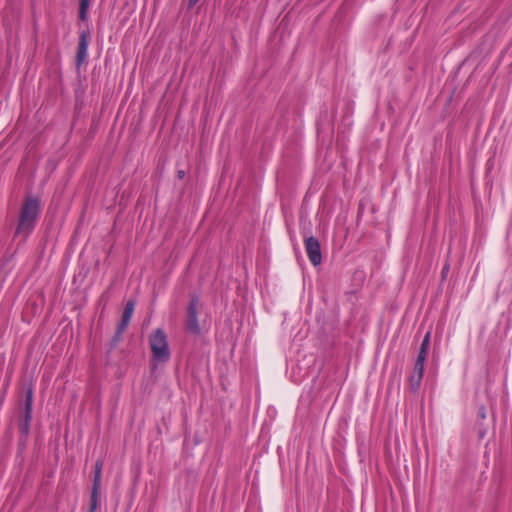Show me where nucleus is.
Returning a JSON list of instances; mask_svg holds the SVG:
<instances>
[{
	"instance_id": "39448f33",
	"label": "nucleus",
	"mask_w": 512,
	"mask_h": 512,
	"mask_svg": "<svg viewBox=\"0 0 512 512\" xmlns=\"http://www.w3.org/2000/svg\"><path fill=\"white\" fill-rule=\"evenodd\" d=\"M134 302L133 301H129L125 307V310L123 312V315H122V320H121V324H120V329L123 330L127 327L128 323L130 322V319L132 317V314L134 312Z\"/></svg>"
},
{
	"instance_id": "9d476101",
	"label": "nucleus",
	"mask_w": 512,
	"mask_h": 512,
	"mask_svg": "<svg viewBox=\"0 0 512 512\" xmlns=\"http://www.w3.org/2000/svg\"><path fill=\"white\" fill-rule=\"evenodd\" d=\"M422 377H423V375H419V374H416L413 372V374L409 378V382H410L411 388L413 390L418 389V387L420 386Z\"/></svg>"
},
{
	"instance_id": "f3484780",
	"label": "nucleus",
	"mask_w": 512,
	"mask_h": 512,
	"mask_svg": "<svg viewBox=\"0 0 512 512\" xmlns=\"http://www.w3.org/2000/svg\"><path fill=\"white\" fill-rule=\"evenodd\" d=\"M179 176H180V178H183L184 172L183 171L179 172Z\"/></svg>"
},
{
	"instance_id": "dca6fc26",
	"label": "nucleus",
	"mask_w": 512,
	"mask_h": 512,
	"mask_svg": "<svg viewBox=\"0 0 512 512\" xmlns=\"http://www.w3.org/2000/svg\"><path fill=\"white\" fill-rule=\"evenodd\" d=\"M199 0H190V6L195 5Z\"/></svg>"
},
{
	"instance_id": "f257e3e1",
	"label": "nucleus",
	"mask_w": 512,
	"mask_h": 512,
	"mask_svg": "<svg viewBox=\"0 0 512 512\" xmlns=\"http://www.w3.org/2000/svg\"><path fill=\"white\" fill-rule=\"evenodd\" d=\"M149 345L152 352L153 361L158 363L167 362L170 358V349L165 332L162 329H156L149 337Z\"/></svg>"
},
{
	"instance_id": "9b49d317",
	"label": "nucleus",
	"mask_w": 512,
	"mask_h": 512,
	"mask_svg": "<svg viewBox=\"0 0 512 512\" xmlns=\"http://www.w3.org/2000/svg\"><path fill=\"white\" fill-rule=\"evenodd\" d=\"M188 315L198 316V300L193 299L188 308Z\"/></svg>"
},
{
	"instance_id": "6e6552de",
	"label": "nucleus",
	"mask_w": 512,
	"mask_h": 512,
	"mask_svg": "<svg viewBox=\"0 0 512 512\" xmlns=\"http://www.w3.org/2000/svg\"><path fill=\"white\" fill-rule=\"evenodd\" d=\"M89 5H90V0H80L79 17L81 20L86 19Z\"/></svg>"
},
{
	"instance_id": "0eeeda50",
	"label": "nucleus",
	"mask_w": 512,
	"mask_h": 512,
	"mask_svg": "<svg viewBox=\"0 0 512 512\" xmlns=\"http://www.w3.org/2000/svg\"><path fill=\"white\" fill-rule=\"evenodd\" d=\"M187 328L192 333H195V334L199 333L200 327H199L198 317L197 316H195V315H188Z\"/></svg>"
},
{
	"instance_id": "ddd939ff",
	"label": "nucleus",
	"mask_w": 512,
	"mask_h": 512,
	"mask_svg": "<svg viewBox=\"0 0 512 512\" xmlns=\"http://www.w3.org/2000/svg\"><path fill=\"white\" fill-rule=\"evenodd\" d=\"M96 509H97V494L94 496V488H93L89 512H96Z\"/></svg>"
},
{
	"instance_id": "20e7f679",
	"label": "nucleus",
	"mask_w": 512,
	"mask_h": 512,
	"mask_svg": "<svg viewBox=\"0 0 512 512\" xmlns=\"http://www.w3.org/2000/svg\"><path fill=\"white\" fill-rule=\"evenodd\" d=\"M88 45H89L88 35H87V33L83 32L80 35L78 51H77V61L79 64H81L87 57Z\"/></svg>"
},
{
	"instance_id": "f8f14e48",
	"label": "nucleus",
	"mask_w": 512,
	"mask_h": 512,
	"mask_svg": "<svg viewBox=\"0 0 512 512\" xmlns=\"http://www.w3.org/2000/svg\"><path fill=\"white\" fill-rule=\"evenodd\" d=\"M424 364H425V362L416 360L413 372L416 373V374H419V375H423V373H424Z\"/></svg>"
},
{
	"instance_id": "4468645a",
	"label": "nucleus",
	"mask_w": 512,
	"mask_h": 512,
	"mask_svg": "<svg viewBox=\"0 0 512 512\" xmlns=\"http://www.w3.org/2000/svg\"><path fill=\"white\" fill-rule=\"evenodd\" d=\"M429 343H430V332H427L422 343H421V349H426L428 350V347H429Z\"/></svg>"
},
{
	"instance_id": "7ed1b4c3",
	"label": "nucleus",
	"mask_w": 512,
	"mask_h": 512,
	"mask_svg": "<svg viewBox=\"0 0 512 512\" xmlns=\"http://www.w3.org/2000/svg\"><path fill=\"white\" fill-rule=\"evenodd\" d=\"M305 249L309 260L314 266H318L322 262L320 243L314 236L305 239Z\"/></svg>"
},
{
	"instance_id": "f03ea898",
	"label": "nucleus",
	"mask_w": 512,
	"mask_h": 512,
	"mask_svg": "<svg viewBox=\"0 0 512 512\" xmlns=\"http://www.w3.org/2000/svg\"><path fill=\"white\" fill-rule=\"evenodd\" d=\"M39 211V201L35 198L28 199L22 207L18 231L30 232L35 225V221L38 217Z\"/></svg>"
},
{
	"instance_id": "2eb2a0df",
	"label": "nucleus",
	"mask_w": 512,
	"mask_h": 512,
	"mask_svg": "<svg viewBox=\"0 0 512 512\" xmlns=\"http://www.w3.org/2000/svg\"><path fill=\"white\" fill-rule=\"evenodd\" d=\"M426 356H427V350L426 349H421L419 350V353H418V356H417V359L418 361H423L425 362L426 360Z\"/></svg>"
},
{
	"instance_id": "1a4fd4ad",
	"label": "nucleus",
	"mask_w": 512,
	"mask_h": 512,
	"mask_svg": "<svg viewBox=\"0 0 512 512\" xmlns=\"http://www.w3.org/2000/svg\"><path fill=\"white\" fill-rule=\"evenodd\" d=\"M32 398H33V392L32 389H29L27 391L26 395V419L28 420L31 416V410H32Z\"/></svg>"
},
{
	"instance_id": "423d86ee",
	"label": "nucleus",
	"mask_w": 512,
	"mask_h": 512,
	"mask_svg": "<svg viewBox=\"0 0 512 512\" xmlns=\"http://www.w3.org/2000/svg\"><path fill=\"white\" fill-rule=\"evenodd\" d=\"M101 475H102V462L97 461L95 464V470H94V481H93V488H94V496L98 494V489L101 483Z\"/></svg>"
}]
</instances>
